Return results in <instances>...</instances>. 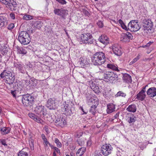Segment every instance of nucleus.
I'll return each instance as SVG.
<instances>
[{
    "label": "nucleus",
    "instance_id": "obj_40",
    "mask_svg": "<svg viewBox=\"0 0 156 156\" xmlns=\"http://www.w3.org/2000/svg\"><path fill=\"white\" fill-rule=\"evenodd\" d=\"M115 96L117 97L122 96V97H125L126 96V94L125 93L123 92L122 91H120L118 92Z\"/></svg>",
    "mask_w": 156,
    "mask_h": 156
},
{
    "label": "nucleus",
    "instance_id": "obj_44",
    "mask_svg": "<svg viewBox=\"0 0 156 156\" xmlns=\"http://www.w3.org/2000/svg\"><path fill=\"white\" fill-rule=\"evenodd\" d=\"M28 116L30 117L34 120L35 119V117H36L37 115H35L34 114L30 113L28 114Z\"/></svg>",
    "mask_w": 156,
    "mask_h": 156
},
{
    "label": "nucleus",
    "instance_id": "obj_59",
    "mask_svg": "<svg viewBox=\"0 0 156 156\" xmlns=\"http://www.w3.org/2000/svg\"><path fill=\"white\" fill-rule=\"evenodd\" d=\"M54 150L57 153H60L59 149L57 147H56L55 148Z\"/></svg>",
    "mask_w": 156,
    "mask_h": 156
},
{
    "label": "nucleus",
    "instance_id": "obj_33",
    "mask_svg": "<svg viewBox=\"0 0 156 156\" xmlns=\"http://www.w3.org/2000/svg\"><path fill=\"white\" fill-rule=\"evenodd\" d=\"M119 23L120 24L122 27L126 30H128V27H127L123 22L121 19L118 20Z\"/></svg>",
    "mask_w": 156,
    "mask_h": 156
},
{
    "label": "nucleus",
    "instance_id": "obj_46",
    "mask_svg": "<svg viewBox=\"0 0 156 156\" xmlns=\"http://www.w3.org/2000/svg\"><path fill=\"white\" fill-rule=\"evenodd\" d=\"M97 24L100 28H102L104 26L103 23L101 21H98L97 23Z\"/></svg>",
    "mask_w": 156,
    "mask_h": 156
},
{
    "label": "nucleus",
    "instance_id": "obj_54",
    "mask_svg": "<svg viewBox=\"0 0 156 156\" xmlns=\"http://www.w3.org/2000/svg\"><path fill=\"white\" fill-rule=\"evenodd\" d=\"M91 144V140H88L87 142V145L88 146L90 147Z\"/></svg>",
    "mask_w": 156,
    "mask_h": 156
},
{
    "label": "nucleus",
    "instance_id": "obj_51",
    "mask_svg": "<svg viewBox=\"0 0 156 156\" xmlns=\"http://www.w3.org/2000/svg\"><path fill=\"white\" fill-rule=\"evenodd\" d=\"M17 91L16 90H12L11 91V93L12 95L14 97H16V92Z\"/></svg>",
    "mask_w": 156,
    "mask_h": 156
},
{
    "label": "nucleus",
    "instance_id": "obj_56",
    "mask_svg": "<svg viewBox=\"0 0 156 156\" xmlns=\"http://www.w3.org/2000/svg\"><path fill=\"white\" fill-rule=\"evenodd\" d=\"M34 145V141L33 140H31V144H30V146L31 149H32V147H33V149Z\"/></svg>",
    "mask_w": 156,
    "mask_h": 156
},
{
    "label": "nucleus",
    "instance_id": "obj_14",
    "mask_svg": "<svg viewBox=\"0 0 156 156\" xmlns=\"http://www.w3.org/2000/svg\"><path fill=\"white\" fill-rule=\"evenodd\" d=\"M120 46L117 44H114L112 46V50L114 53L117 56H120L122 54Z\"/></svg>",
    "mask_w": 156,
    "mask_h": 156
},
{
    "label": "nucleus",
    "instance_id": "obj_57",
    "mask_svg": "<svg viewBox=\"0 0 156 156\" xmlns=\"http://www.w3.org/2000/svg\"><path fill=\"white\" fill-rule=\"evenodd\" d=\"M153 43L152 42H151V41L149 42L148 43H147V44L146 45V47H149L150 46V45Z\"/></svg>",
    "mask_w": 156,
    "mask_h": 156
},
{
    "label": "nucleus",
    "instance_id": "obj_8",
    "mask_svg": "<svg viewBox=\"0 0 156 156\" xmlns=\"http://www.w3.org/2000/svg\"><path fill=\"white\" fill-rule=\"evenodd\" d=\"M113 147L109 144H105L101 147V151L104 156H107L112 153Z\"/></svg>",
    "mask_w": 156,
    "mask_h": 156
},
{
    "label": "nucleus",
    "instance_id": "obj_18",
    "mask_svg": "<svg viewBox=\"0 0 156 156\" xmlns=\"http://www.w3.org/2000/svg\"><path fill=\"white\" fill-rule=\"evenodd\" d=\"M15 80V77L14 76H12V74L9 76H8L5 80V83L10 87L12 85Z\"/></svg>",
    "mask_w": 156,
    "mask_h": 156
},
{
    "label": "nucleus",
    "instance_id": "obj_19",
    "mask_svg": "<svg viewBox=\"0 0 156 156\" xmlns=\"http://www.w3.org/2000/svg\"><path fill=\"white\" fill-rule=\"evenodd\" d=\"M146 97V94L145 91L143 90H141L137 94L136 98L139 100L143 101L144 100Z\"/></svg>",
    "mask_w": 156,
    "mask_h": 156
},
{
    "label": "nucleus",
    "instance_id": "obj_48",
    "mask_svg": "<svg viewBox=\"0 0 156 156\" xmlns=\"http://www.w3.org/2000/svg\"><path fill=\"white\" fill-rule=\"evenodd\" d=\"M82 12L83 14L85 15L86 16H89L90 14L89 12L86 9H83Z\"/></svg>",
    "mask_w": 156,
    "mask_h": 156
},
{
    "label": "nucleus",
    "instance_id": "obj_29",
    "mask_svg": "<svg viewBox=\"0 0 156 156\" xmlns=\"http://www.w3.org/2000/svg\"><path fill=\"white\" fill-rule=\"evenodd\" d=\"M36 80L35 79H30L29 80H25V82L27 85L34 86L36 85Z\"/></svg>",
    "mask_w": 156,
    "mask_h": 156
},
{
    "label": "nucleus",
    "instance_id": "obj_32",
    "mask_svg": "<svg viewBox=\"0 0 156 156\" xmlns=\"http://www.w3.org/2000/svg\"><path fill=\"white\" fill-rule=\"evenodd\" d=\"M41 137L42 139L44 141V144L45 147H48V144L49 143V142L48 141L47 139L46 138L45 135L44 134H42L41 135Z\"/></svg>",
    "mask_w": 156,
    "mask_h": 156
},
{
    "label": "nucleus",
    "instance_id": "obj_62",
    "mask_svg": "<svg viewBox=\"0 0 156 156\" xmlns=\"http://www.w3.org/2000/svg\"><path fill=\"white\" fill-rule=\"evenodd\" d=\"M3 27L2 24V23L1 22V21H0V27Z\"/></svg>",
    "mask_w": 156,
    "mask_h": 156
},
{
    "label": "nucleus",
    "instance_id": "obj_30",
    "mask_svg": "<svg viewBox=\"0 0 156 156\" xmlns=\"http://www.w3.org/2000/svg\"><path fill=\"white\" fill-rule=\"evenodd\" d=\"M0 21H1L4 27L7 24V20L5 16L2 15L0 16Z\"/></svg>",
    "mask_w": 156,
    "mask_h": 156
},
{
    "label": "nucleus",
    "instance_id": "obj_35",
    "mask_svg": "<svg viewBox=\"0 0 156 156\" xmlns=\"http://www.w3.org/2000/svg\"><path fill=\"white\" fill-rule=\"evenodd\" d=\"M63 111L64 110L65 112H68L69 110L71 112H72V109H70V106L69 104H66L64 107V108H62Z\"/></svg>",
    "mask_w": 156,
    "mask_h": 156
},
{
    "label": "nucleus",
    "instance_id": "obj_38",
    "mask_svg": "<svg viewBox=\"0 0 156 156\" xmlns=\"http://www.w3.org/2000/svg\"><path fill=\"white\" fill-rule=\"evenodd\" d=\"M78 64L79 66L83 68H84L86 65V63L83 60H81L80 61H79L78 62Z\"/></svg>",
    "mask_w": 156,
    "mask_h": 156
},
{
    "label": "nucleus",
    "instance_id": "obj_52",
    "mask_svg": "<svg viewBox=\"0 0 156 156\" xmlns=\"http://www.w3.org/2000/svg\"><path fill=\"white\" fill-rule=\"evenodd\" d=\"M10 16L11 18L12 19L14 20L15 18V15L14 13L12 12H11L10 13Z\"/></svg>",
    "mask_w": 156,
    "mask_h": 156
},
{
    "label": "nucleus",
    "instance_id": "obj_37",
    "mask_svg": "<svg viewBox=\"0 0 156 156\" xmlns=\"http://www.w3.org/2000/svg\"><path fill=\"white\" fill-rule=\"evenodd\" d=\"M92 89L94 92L96 94L100 92V90L98 86L96 85H95L94 86H93Z\"/></svg>",
    "mask_w": 156,
    "mask_h": 156
},
{
    "label": "nucleus",
    "instance_id": "obj_9",
    "mask_svg": "<svg viewBox=\"0 0 156 156\" xmlns=\"http://www.w3.org/2000/svg\"><path fill=\"white\" fill-rule=\"evenodd\" d=\"M142 23L144 27V30L146 32H147V31L150 32L149 31H151L153 25L151 20L144 19L143 20Z\"/></svg>",
    "mask_w": 156,
    "mask_h": 156
},
{
    "label": "nucleus",
    "instance_id": "obj_42",
    "mask_svg": "<svg viewBox=\"0 0 156 156\" xmlns=\"http://www.w3.org/2000/svg\"><path fill=\"white\" fill-rule=\"evenodd\" d=\"M140 55L138 54V55L136 57L134 58L131 62H130L129 65H132V64L135 63L138 60H139L140 58Z\"/></svg>",
    "mask_w": 156,
    "mask_h": 156
},
{
    "label": "nucleus",
    "instance_id": "obj_43",
    "mask_svg": "<svg viewBox=\"0 0 156 156\" xmlns=\"http://www.w3.org/2000/svg\"><path fill=\"white\" fill-rule=\"evenodd\" d=\"M55 142L57 146L58 147H62V144L58 139L55 138Z\"/></svg>",
    "mask_w": 156,
    "mask_h": 156
},
{
    "label": "nucleus",
    "instance_id": "obj_25",
    "mask_svg": "<svg viewBox=\"0 0 156 156\" xmlns=\"http://www.w3.org/2000/svg\"><path fill=\"white\" fill-rule=\"evenodd\" d=\"M11 72L8 70H4L3 72L0 74V76L2 78H3L6 76H9L11 75Z\"/></svg>",
    "mask_w": 156,
    "mask_h": 156
},
{
    "label": "nucleus",
    "instance_id": "obj_13",
    "mask_svg": "<svg viewBox=\"0 0 156 156\" xmlns=\"http://www.w3.org/2000/svg\"><path fill=\"white\" fill-rule=\"evenodd\" d=\"M54 13L60 16L63 19H65V17L68 14L66 10L62 9H55L54 10Z\"/></svg>",
    "mask_w": 156,
    "mask_h": 156
},
{
    "label": "nucleus",
    "instance_id": "obj_63",
    "mask_svg": "<svg viewBox=\"0 0 156 156\" xmlns=\"http://www.w3.org/2000/svg\"><path fill=\"white\" fill-rule=\"evenodd\" d=\"M75 149V147L74 146H73L72 147H71V150H73Z\"/></svg>",
    "mask_w": 156,
    "mask_h": 156
},
{
    "label": "nucleus",
    "instance_id": "obj_22",
    "mask_svg": "<svg viewBox=\"0 0 156 156\" xmlns=\"http://www.w3.org/2000/svg\"><path fill=\"white\" fill-rule=\"evenodd\" d=\"M122 78L124 82L126 83H131L132 81L131 76L127 73L123 74Z\"/></svg>",
    "mask_w": 156,
    "mask_h": 156
},
{
    "label": "nucleus",
    "instance_id": "obj_53",
    "mask_svg": "<svg viewBox=\"0 0 156 156\" xmlns=\"http://www.w3.org/2000/svg\"><path fill=\"white\" fill-rule=\"evenodd\" d=\"M80 109L81 110H82L83 112V114H86L87 113V112H88V111H85L84 110V109L83 108V107H80Z\"/></svg>",
    "mask_w": 156,
    "mask_h": 156
},
{
    "label": "nucleus",
    "instance_id": "obj_17",
    "mask_svg": "<svg viewBox=\"0 0 156 156\" xmlns=\"http://www.w3.org/2000/svg\"><path fill=\"white\" fill-rule=\"evenodd\" d=\"M147 95L150 98H153L156 96V88L151 87L149 88L147 92Z\"/></svg>",
    "mask_w": 156,
    "mask_h": 156
},
{
    "label": "nucleus",
    "instance_id": "obj_12",
    "mask_svg": "<svg viewBox=\"0 0 156 156\" xmlns=\"http://www.w3.org/2000/svg\"><path fill=\"white\" fill-rule=\"evenodd\" d=\"M55 125L58 127H63L67 124L66 120L63 117H57L55 119Z\"/></svg>",
    "mask_w": 156,
    "mask_h": 156
},
{
    "label": "nucleus",
    "instance_id": "obj_49",
    "mask_svg": "<svg viewBox=\"0 0 156 156\" xmlns=\"http://www.w3.org/2000/svg\"><path fill=\"white\" fill-rule=\"evenodd\" d=\"M56 1L62 5L66 4V3L65 0H56Z\"/></svg>",
    "mask_w": 156,
    "mask_h": 156
},
{
    "label": "nucleus",
    "instance_id": "obj_31",
    "mask_svg": "<svg viewBox=\"0 0 156 156\" xmlns=\"http://www.w3.org/2000/svg\"><path fill=\"white\" fill-rule=\"evenodd\" d=\"M85 151V148L84 147L80 148L76 152V155L77 156H82Z\"/></svg>",
    "mask_w": 156,
    "mask_h": 156
},
{
    "label": "nucleus",
    "instance_id": "obj_7",
    "mask_svg": "<svg viewBox=\"0 0 156 156\" xmlns=\"http://www.w3.org/2000/svg\"><path fill=\"white\" fill-rule=\"evenodd\" d=\"M140 28V27L137 20H131L128 24V29L132 32H136Z\"/></svg>",
    "mask_w": 156,
    "mask_h": 156
},
{
    "label": "nucleus",
    "instance_id": "obj_4",
    "mask_svg": "<svg viewBox=\"0 0 156 156\" xmlns=\"http://www.w3.org/2000/svg\"><path fill=\"white\" fill-rule=\"evenodd\" d=\"M18 39L21 44L24 45L28 44L30 42L29 34L25 31L19 32Z\"/></svg>",
    "mask_w": 156,
    "mask_h": 156
},
{
    "label": "nucleus",
    "instance_id": "obj_21",
    "mask_svg": "<svg viewBox=\"0 0 156 156\" xmlns=\"http://www.w3.org/2000/svg\"><path fill=\"white\" fill-rule=\"evenodd\" d=\"M17 53L18 54L23 55H26L27 53L26 49L25 48L17 46L16 47Z\"/></svg>",
    "mask_w": 156,
    "mask_h": 156
},
{
    "label": "nucleus",
    "instance_id": "obj_3",
    "mask_svg": "<svg viewBox=\"0 0 156 156\" xmlns=\"http://www.w3.org/2000/svg\"><path fill=\"white\" fill-rule=\"evenodd\" d=\"M81 43L85 44H91L94 42V38L90 33H86L81 34L80 37Z\"/></svg>",
    "mask_w": 156,
    "mask_h": 156
},
{
    "label": "nucleus",
    "instance_id": "obj_39",
    "mask_svg": "<svg viewBox=\"0 0 156 156\" xmlns=\"http://www.w3.org/2000/svg\"><path fill=\"white\" fill-rule=\"evenodd\" d=\"M33 16L31 15H28V14H26L24 15L23 17V19L24 20H30L33 19Z\"/></svg>",
    "mask_w": 156,
    "mask_h": 156
},
{
    "label": "nucleus",
    "instance_id": "obj_11",
    "mask_svg": "<svg viewBox=\"0 0 156 156\" xmlns=\"http://www.w3.org/2000/svg\"><path fill=\"white\" fill-rule=\"evenodd\" d=\"M35 113L40 116H44L46 114V109L44 106L42 105L36 106L34 109Z\"/></svg>",
    "mask_w": 156,
    "mask_h": 156
},
{
    "label": "nucleus",
    "instance_id": "obj_55",
    "mask_svg": "<svg viewBox=\"0 0 156 156\" xmlns=\"http://www.w3.org/2000/svg\"><path fill=\"white\" fill-rule=\"evenodd\" d=\"M78 144L80 146H82L83 144V142H80V140H77V141Z\"/></svg>",
    "mask_w": 156,
    "mask_h": 156
},
{
    "label": "nucleus",
    "instance_id": "obj_45",
    "mask_svg": "<svg viewBox=\"0 0 156 156\" xmlns=\"http://www.w3.org/2000/svg\"><path fill=\"white\" fill-rule=\"evenodd\" d=\"M40 116L38 115V116L37 115L36 116V117H35V119L34 120V121H36V122H37L38 123H41V121H42V120L40 118Z\"/></svg>",
    "mask_w": 156,
    "mask_h": 156
},
{
    "label": "nucleus",
    "instance_id": "obj_10",
    "mask_svg": "<svg viewBox=\"0 0 156 156\" xmlns=\"http://www.w3.org/2000/svg\"><path fill=\"white\" fill-rule=\"evenodd\" d=\"M46 106L50 110H55L57 108L58 105L54 98H50L47 102Z\"/></svg>",
    "mask_w": 156,
    "mask_h": 156
},
{
    "label": "nucleus",
    "instance_id": "obj_47",
    "mask_svg": "<svg viewBox=\"0 0 156 156\" xmlns=\"http://www.w3.org/2000/svg\"><path fill=\"white\" fill-rule=\"evenodd\" d=\"M14 27V23H11L8 26V29L9 30H11Z\"/></svg>",
    "mask_w": 156,
    "mask_h": 156
},
{
    "label": "nucleus",
    "instance_id": "obj_34",
    "mask_svg": "<svg viewBox=\"0 0 156 156\" xmlns=\"http://www.w3.org/2000/svg\"><path fill=\"white\" fill-rule=\"evenodd\" d=\"M42 23L41 21H37L34 24V27L37 29H40L42 27Z\"/></svg>",
    "mask_w": 156,
    "mask_h": 156
},
{
    "label": "nucleus",
    "instance_id": "obj_64",
    "mask_svg": "<svg viewBox=\"0 0 156 156\" xmlns=\"http://www.w3.org/2000/svg\"><path fill=\"white\" fill-rule=\"evenodd\" d=\"M154 154L156 156V148L155 149Z\"/></svg>",
    "mask_w": 156,
    "mask_h": 156
},
{
    "label": "nucleus",
    "instance_id": "obj_6",
    "mask_svg": "<svg viewBox=\"0 0 156 156\" xmlns=\"http://www.w3.org/2000/svg\"><path fill=\"white\" fill-rule=\"evenodd\" d=\"M0 2L6 5V7L12 11H15L16 9L17 5L13 0H0Z\"/></svg>",
    "mask_w": 156,
    "mask_h": 156
},
{
    "label": "nucleus",
    "instance_id": "obj_36",
    "mask_svg": "<svg viewBox=\"0 0 156 156\" xmlns=\"http://www.w3.org/2000/svg\"><path fill=\"white\" fill-rule=\"evenodd\" d=\"M136 120V118L133 115H132L129 117L128 122L129 123H133Z\"/></svg>",
    "mask_w": 156,
    "mask_h": 156
},
{
    "label": "nucleus",
    "instance_id": "obj_24",
    "mask_svg": "<svg viewBox=\"0 0 156 156\" xmlns=\"http://www.w3.org/2000/svg\"><path fill=\"white\" fill-rule=\"evenodd\" d=\"M107 67L109 69H111L113 70H114L117 72H119V69L118 66L116 64H114L113 63H108L107 65Z\"/></svg>",
    "mask_w": 156,
    "mask_h": 156
},
{
    "label": "nucleus",
    "instance_id": "obj_60",
    "mask_svg": "<svg viewBox=\"0 0 156 156\" xmlns=\"http://www.w3.org/2000/svg\"><path fill=\"white\" fill-rule=\"evenodd\" d=\"M147 86H148V85H146L145 86L143 87L141 90L144 91H145V93L146 91H145V90L146 89V87Z\"/></svg>",
    "mask_w": 156,
    "mask_h": 156
},
{
    "label": "nucleus",
    "instance_id": "obj_2",
    "mask_svg": "<svg viewBox=\"0 0 156 156\" xmlns=\"http://www.w3.org/2000/svg\"><path fill=\"white\" fill-rule=\"evenodd\" d=\"M118 76L117 74L113 71H107L104 73L103 80L106 82L114 83L118 80Z\"/></svg>",
    "mask_w": 156,
    "mask_h": 156
},
{
    "label": "nucleus",
    "instance_id": "obj_26",
    "mask_svg": "<svg viewBox=\"0 0 156 156\" xmlns=\"http://www.w3.org/2000/svg\"><path fill=\"white\" fill-rule=\"evenodd\" d=\"M98 105V103H96L94 105H93L89 110V112L94 115H95L97 112V108Z\"/></svg>",
    "mask_w": 156,
    "mask_h": 156
},
{
    "label": "nucleus",
    "instance_id": "obj_50",
    "mask_svg": "<svg viewBox=\"0 0 156 156\" xmlns=\"http://www.w3.org/2000/svg\"><path fill=\"white\" fill-rule=\"evenodd\" d=\"M0 142L4 146H7V144H6L5 140V139H0Z\"/></svg>",
    "mask_w": 156,
    "mask_h": 156
},
{
    "label": "nucleus",
    "instance_id": "obj_1",
    "mask_svg": "<svg viewBox=\"0 0 156 156\" xmlns=\"http://www.w3.org/2000/svg\"><path fill=\"white\" fill-rule=\"evenodd\" d=\"M105 54L104 53L98 52L93 55L92 61L94 65H101L105 62Z\"/></svg>",
    "mask_w": 156,
    "mask_h": 156
},
{
    "label": "nucleus",
    "instance_id": "obj_20",
    "mask_svg": "<svg viewBox=\"0 0 156 156\" xmlns=\"http://www.w3.org/2000/svg\"><path fill=\"white\" fill-rule=\"evenodd\" d=\"M99 41L101 43L107 44L109 43V39L107 36L101 35L98 39Z\"/></svg>",
    "mask_w": 156,
    "mask_h": 156
},
{
    "label": "nucleus",
    "instance_id": "obj_41",
    "mask_svg": "<svg viewBox=\"0 0 156 156\" xmlns=\"http://www.w3.org/2000/svg\"><path fill=\"white\" fill-rule=\"evenodd\" d=\"M18 156H28V153L23 151H21L18 154Z\"/></svg>",
    "mask_w": 156,
    "mask_h": 156
},
{
    "label": "nucleus",
    "instance_id": "obj_16",
    "mask_svg": "<svg viewBox=\"0 0 156 156\" xmlns=\"http://www.w3.org/2000/svg\"><path fill=\"white\" fill-rule=\"evenodd\" d=\"M13 66L16 69H18L21 73H25V70L23 64H22L19 62H14Z\"/></svg>",
    "mask_w": 156,
    "mask_h": 156
},
{
    "label": "nucleus",
    "instance_id": "obj_61",
    "mask_svg": "<svg viewBox=\"0 0 156 156\" xmlns=\"http://www.w3.org/2000/svg\"><path fill=\"white\" fill-rule=\"evenodd\" d=\"M49 146L51 147V148L52 149H55V148L56 147H55L53 145H51L50 143L48 144Z\"/></svg>",
    "mask_w": 156,
    "mask_h": 156
},
{
    "label": "nucleus",
    "instance_id": "obj_58",
    "mask_svg": "<svg viewBox=\"0 0 156 156\" xmlns=\"http://www.w3.org/2000/svg\"><path fill=\"white\" fill-rule=\"evenodd\" d=\"M119 112H118L117 113L114 117V119L117 118L119 116Z\"/></svg>",
    "mask_w": 156,
    "mask_h": 156
},
{
    "label": "nucleus",
    "instance_id": "obj_15",
    "mask_svg": "<svg viewBox=\"0 0 156 156\" xmlns=\"http://www.w3.org/2000/svg\"><path fill=\"white\" fill-rule=\"evenodd\" d=\"M133 36L129 32L126 33H122L121 36V40L124 42H129L130 39H131Z\"/></svg>",
    "mask_w": 156,
    "mask_h": 156
},
{
    "label": "nucleus",
    "instance_id": "obj_23",
    "mask_svg": "<svg viewBox=\"0 0 156 156\" xmlns=\"http://www.w3.org/2000/svg\"><path fill=\"white\" fill-rule=\"evenodd\" d=\"M115 109V106L112 103H110L107 105V112L108 113H110L114 111Z\"/></svg>",
    "mask_w": 156,
    "mask_h": 156
},
{
    "label": "nucleus",
    "instance_id": "obj_27",
    "mask_svg": "<svg viewBox=\"0 0 156 156\" xmlns=\"http://www.w3.org/2000/svg\"><path fill=\"white\" fill-rule=\"evenodd\" d=\"M10 128L9 127H3L0 128V131L2 135H6L10 132Z\"/></svg>",
    "mask_w": 156,
    "mask_h": 156
},
{
    "label": "nucleus",
    "instance_id": "obj_5",
    "mask_svg": "<svg viewBox=\"0 0 156 156\" xmlns=\"http://www.w3.org/2000/svg\"><path fill=\"white\" fill-rule=\"evenodd\" d=\"M22 103L25 106L31 105L33 103L34 97L32 94H24L20 97Z\"/></svg>",
    "mask_w": 156,
    "mask_h": 156
},
{
    "label": "nucleus",
    "instance_id": "obj_28",
    "mask_svg": "<svg viewBox=\"0 0 156 156\" xmlns=\"http://www.w3.org/2000/svg\"><path fill=\"white\" fill-rule=\"evenodd\" d=\"M126 110L129 112H135L136 110V107L135 105H131L127 108Z\"/></svg>",
    "mask_w": 156,
    "mask_h": 156
}]
</instances>
